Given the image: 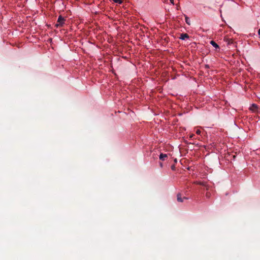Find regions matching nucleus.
Here are the masks:
<instances>
[{"label": "nucleus", "instance_id": "f257e3e1", "mask_svg": "<svg viewBox=\"0 0 260 260\" xmlns=\"http://www.w3.org/2000/svg\"><path fill=\"white\" fill-rule=\"evenodd\" d=\"M65 19L61 16H59L58 18L57 23L55 25L56 27L61 26L64 23Z\"/></svg>", "mask_w": 260, "mask_h": 260}, {"label": "nucleus", "instance_id": "f03ea898", "mask_svg": "<svg viewBox=\"0 0 260 260\" xmlns=\"http://www.w3.org/2000/svg\"><path fill=\"white\" fill-rule=\"evenodd\" d=\"M188 198L186 197H182V195L180 193H178L177 194V200L178 202H183L184 200H187Z\"/></svg>", "mask_w": 260, "mask_h": 260}, {"label": "nucleus", "instance_id": "7ed1b4c3", "mask_svg": "<svg viewBox=\"0 0 260 260\" xmlns=\"http://www.w3.org/2000/svg\"><path fill=\"white\" fill-rule=\"evenodd\" d=\"M258 109V106L254 104H252L249 108V109L253 112H257Z\"/></svg>", "mask_w": 260, "mask_h": 260}, {"label": "nucleus", "instance_id": "20e7f679", "mask_svg": "<svg viewBox=\"0 0 260 260\" xmlns=\"http://www.w3.org/2000/svg\"><path fill=\"white\" fill-rule=\"evenodd\" d=\"M189 36L187 34H181L180 35V37H179V39L182 40H184L186 39L189 38Z\"/></svg>", "mask_w": 260, "mask_h": 260}, {"label": "nucleus", "instance_id": "39448f33", "mask_svg": "<svg viewBox=\"0 0 260 260\" xmlns=\"http://www.w3.org/2000/svg\"><path fill=\"white\" fill-rule=\"evenodd\" d=\"M168 157L167 154L161 153L159 155V159L161 160H165V158Z\"/></svg>", "mask_w": 260, "mask_h": 260}, {"label": "nucleus", "instance_id": "423d86ee", "mask_svg": "<svg viewBox=\"0 0 260 260\" xmlns=\"http://www.w3.org/2000/svg\"><path fill=\"white\" fill-rule=\"evenodd\" d=\"M210 44L214 47L215 48H219V46L217 45V43H216L214 41H211Z\"/></svg>", "mask_w": 260, "mask_h": 260}, {"label": "nucleus", "instance_id": "0eeeda50", "mask_svg": "<svg viewBox=\"0 0 260 260\" xmlns=\"http://www.w3.org/2000/svg\"><path fill=\"white\" fill-rule=\"evenodd\" d=\"M194 183H196L197 184L200 185L206 186V184L204 182L196 181V182H194Z\"/></svg>", "mask_w": 260, "mask_h": 260}, {"label": "nucleus", "instance_id": "6e6552de", "mask_svg": "<svg viewBox=\"0 0 260 260\" xmlns=\"http://www.w3.org/2000/svg\"><path fill=\"white\" fill-rule=\"evenodd\" d=\"M185 22L186 23L190 25V21L189 20V18L186 15H185Z\"/></svg>", "mask_w": 260, "mask_h": 260}, {"label": "nucleus", "instance_id": "1a4fd4ad", "mask_svg": "<svg viewBox=\"0 0 260 260\" xmlns=\"http://www.w3.org/2000/svg\"><path fill=\"white\" fill-rule=\"evenodd\" d=\"M114 3H117V4H121L122 3V0H112Z\"/></svg>", "mask_w": 260, "mask_h": 260}, {"label": "nucleus", "instance_id": "9d476101", "mask_svg": "<svg viewBox=\"0 0 260 260\" xmlns=\"http://www.w3.org/2000/svg\"><path fill=\"white\" fill-rule=\"evenodd\" d=\"M211 196V193L209 192H207L206 193V197L207 198H209Z\"/></svg>", "mask_w": 260, "mask_h": 260}, {"label": "nucleus", "instance_id": "9b49d317", "mask_svg": "<svg viewBox=\"0 0 260 260\" xmlns=\"http://www.w3.org/2000/svg\"><path fill=\"white\" fill-rule=\"evenodd\" d=\"M201 133V131L200 129H197L196 131V134L198 135H200Z\"/></svg>", "mask_w": 260, "mask_h": 260}, {"label": "nucleus", "instance_id": "f8f14e48", "mask_svg": "<svg viewBox=\"0 0 260 260\" xmlns=\"http://www.w3.org/2000/svg\"><path fill=\"white\" fill-rule=\"evenodd\" d=\"M171 169H172L173 170H174L175 169V166H174V165H173V166H172L171 167Z\"/></svg>", "mask_w": 260, "mask_h": 260}, {"label": "nucleus", "instance_id": "ddd939ff", "mask_svg": "<svg viewBox=\"0 0 260 260\" xmlns=\"http://www.w3.org/2000/svg\"><path fill=\"white\" fill-rule=\"evenodd\" d=\"M170 2L171 3V4H172L173 5H174V0H170Z\"/></svg>", "mask_w": 260, "mask_h": 260}, {"label": "nucleus", "instance_id": "4468645a", "mask_svg": "<svg viewBox=\"0 0 260 260\" xmlns=\"http://www.w3.org/2000/svg\"><path fill=\"white\" fill-rule=\"evenodd\" d=\"M232 157H233V159H235V158H236V155H233Z\"/></svg>", "mask_w": 260, "mask_h": 260}, {"label": "nucleus", "instance_id": "2eb2a0df", "mask_svg": "<svg viewBox=\"0 0 260 260\" xmlns=\"http://www.w3.org/2000/svg\"><path fill=\"white\" fill-rule=\"evenodd\" d=\"M258 35H260V28L259 29V30L258 31Z\"/></svg>", "mask_w": 260, "mask_h": 260}]
</instances>
